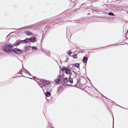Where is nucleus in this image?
Listing matches in <instances>:
<instances>
[{
	"label": "nucleus",
	"mask_w": 128,
	"mask_h": 128,
	"mask_svg": "<svg viewBox=\"0 0 128 128\" xmlns=\"http://www.w3.org/2000/svg\"><path fill=\"white\" fill-rule=\"evenodd\" d=\"M127 32L128 33V30H127Z\"/></svg>",
	"instance_id": "27"
},
{
	"label": "nucleus",
	"mask_w": 128,
	"mask_h": 128,
	"mask_svg": "<svg viewBox=\"0 0 128 128\" xmlns=\"http://www.w3.org/2000/svg\"><path fill=\"white\" fill-rule=\"evenodd\" d=\"M58 90V92H59V91H60V90Z\"/></svg>",
	"instance_id": "26"
},
{
	"label": "nucleus",
	"mask_w": 128,
	"mask_h": 128,
	"mask_svg": "<svg viewBox=\"0 0 128 128\" xmlns=\"http://www.w3.org/2000/svg\"><path fill=\"white\" fill-rule=\"evenodd\" d=\"M30 46H27L26 48V50L27 51H28L30 50Z\"/></svg>",
	"instance_id": "13"
},
{
	"label": "nucleus",
	"mask_w": 128,
	"mask_h": 128,
	"mask_svg": "<svg viewBox=\"0 0 128 128\" xmlns=\"http://www.w3.org/2000/svg\"><path fill=\"white\" fill-rule=\"evenodd\" d=\"M73 65L74 66L77 68H79L80 64L78 63L74 64H73Z\"/></svg>",
	"instance_id": "10"
},
{
	"label": "nucleus",
	"mask_w": 128,
	"mask_h": 128,
	"mask_svg": "<svg viewBox=\"0 0 128 128\" xmlns=\"http://www.w3.org/2000/svg\"><path fill=\"white\" fill-rule=\"evenodd\" d=\"M21 42V40H16V42L14 44V45L17 46L19 45Z\"/></svg>",
	"instance_id": "8"
},
{
	"label": "nucleus",
	"mask_w": 128,
	"mask_h": 128,
	"mask_svg": "<svg viewBox=\"0 0 128 128\" xmlns=\"http://www.w3.org/2000/svg\"><path fill=\"white\" fill-rule=\"evenodd\" d=\"M68 78H64V82L65 83L66 82H67L68 81Z\"/></svg>",
	"instance_id": "14"
},
{
	"label": "nucleus",
	"mask_w": 128,
	"mask_h": 128,
	"mask_svg": "<svg viewBox=\"0 0 128 128\" xmlns=\"http://www.w3.org/2000/svg\"><path fill=\"white\" fill-rule=\"evenodd\" d=\"M61 78L60 76L59 78L55 80V82L57 84H58L59 82V81L61 80Z\"/></svg>",
	"instance_id": "7"
},
{
	"label": "nucleus",
	"mask_w": 128,
	"mask_h": 128,
	"mask_svg": "<svg viewBox=\"0 0 128 128\" xmlns=\"http://www.w3.org/2000/svg\"><path fill=\"white\" fill-rule=\"evenodd\" d=\"M109 15L114 16V14L112 12H109L108 13Z\"/></svg>",
	"instance_id": "16"
},
{
	"label": "nucleus",
	"mask_w": 128,
	"mask_h": 128,
	"mask_svg": "<svg viewBox=\"0 0 128 128\" xmlns=\"http://www.w3.org/2000/svg\"><path fill=\"white\" fill-rule=\"evenodd\" d=\"M28 72V74H29L30 75V74L29 72L28 71H27V72H26L27 73Z\"/></svg>",
	"instance_id": "24"
},
{
	"label": "nucleus",
	"mask_w": 128,
	"mask_h": 128,
	"mask_svg": "<svg viewBox=\"0 0 128 128\" xmlns=\"http://www.w3.org/2000/svg\"><path fill=\"white\" fill-rule=\"evenodd\" d=\"M70 69L68 68H66L64 67L63 68L61 69V70L62 72H64V70H65V72L67 74H70L71 73Z\"/></svg>",
	"instance_id": "2"
},
{
	"label": "nucleus",
	"mask_w": 128,
	"mask_h": 128,
	"mask_svg": "<svg viewBox=\"0 0 128 128\" xmlns=\"http://www.w3.org/2000/svg\"><path fill=\"white\" fill-rule=\"evenodd\" d=\"M32 48L35 50H36L37 49V48L35 46L32 47Z\"/></svg>",
	"instance_id": "22"
},
{
	"label": "nucleus",
	"mask_w": 128,
	"mask_h": 128,
	"mask_svg": "<svg viewBox=\"0 0 128 128\" xmlns=\"http://www.w3.org/2000/svg\"><path fill=\"white\" fill-rule=\"evenodd\" d=\"M84 4H82V5H84Z\"/></svg>",
	"instance_id": "25"
},
{
	"label": "nucleus",
	"mask_w": 128,
	"mask_h": 128,
	"mask_svg": "<svg viewBox=\"0 0 128 128\" xmlns=\"http://www.w3.org/2000/svg\"><path fill=\"white\" fill-rule=\"evenodd\" d=\"M45 95L46 96L48 97L50 96V94L49 92H47L46 93Z\"/></svg>",
	"instance_id": "11"
},
{
	"label": "nucleus",
	"mask_w": 128,
	"mask_h": 128,
	"mask_svg": "<svg viewBox=\"0 0 128 128\" xmlns=\"http://www.w3.org/2000/svg\"><path fill=\"white\" fill-rule=\"evenodd\" d=\"M46 81H45V80H42V82L44 84H45L46 83Z\"/></svg>",
	"instance_id": "20"
},
{
	"label": "nucleus",
	"mask_w": 128,
	"mask_h": 128,
	"mask_svg": "<svg viewBox=\"0 0 128 128\" xmlns=\"http://www.w3.org/2000/svg\"><path fill=\"white\" fill-rule=\"evenodd\" d=\"M26 34L28 36H30L32 34L30 31H27L25 32Z\"/></svg>",
	"instance_id": "9"
},
{
	"label": "nucleus",
	"mask_w": 128,
	"mask_h": 128,
	"mask_svg": "<svg viewBox=\"0 0 128 128\" xmlns=\"http://www.w3.org/2000/svg\"><path fill=\"white\" fill-rule=\"evenodd\" d=\"M68 57H67L66 58V60L65 61V62H67L68 61Z\"/></svg>",
	"instance_id": "21"
},
{
	"label": "nucleus",
	"mask_w": 128,
	"mask_h": 128,
	"mask_svg": "<svg viewBox=\"0 0 128 128\" xmlns=\"http://www.w3.org/2000/svg\"><path fill=\"white\" fill-rule=\"evenodd\" d=\"M12 52H14L16 54H22L23 52L22 51L18 48L12 49Z\"/></svg>",
	"instance_id": "3"
},
{
	"label": "nucleus",
	"mask_w": 128,
	"mask_h": 128,
	"mask_svg": "<svg viewBox=\"0 0 128 128\" xmlns=\"http://www.w3.org/2000/svg\"><path fill=\"white\" fill-rule=\"evenodd\" d=\"M13 47V46L12 45L10 44L4 45L2 48L4 51L8 53H12V48Z\"/></svg>",
	"instance_id": "1"
},
{
	"label": "nucleus",
	"mask_w": 128,
	"mask_h": 128,
	"mask_svg": "<svg viewBox=\"0 0 128 128\" xmlns=\"http://www.w3.org/2000/svg\"><path fill=\"white\" fill-rule=\"evenodd\" d=\"M72 57L74 58H77V55L76 54H74L73 56H72Z\"/></svg>",
	"instance_id": "17"
},
{
	"label": "nucleus",
	"mask_w": 128,
	"mask_h": 128,
	"mask_svg": "<svg viewBox=\"0 0 128 128\" xmlns=\"http://www.w3.org/2000/svg\"><path fill=\"white\" fill-rule=\"evenodd\" d=\"M21 43H26L25 40H21Z\"/></svg>",
	"instance_id": "19"
},
{
	"label": "nucleus",
	"mask_w": 128,
	"mask_h": 128,
	"mask_svg": "<svg viewBox=\"0 0 128 128\" xmlns=\"http://www.w3.org/2000/svg\"><path fill=\"white\" fill-rule=\"evenodd\" d=\"M33 78L34 79H35L36 78V77H35V76H34V77H33Z\"/></svg>",
	"instance_id": "23"
},
{
	"label": "nucleus",
	"mask_w": 128,
	"mask_h": 128,
	"mask_svg": "<svg viewBox=\"0 0 128 128\" xmlns=\"http://www.w3.org/2000/svg\"><path fill=\"white\" fill-rule=\"evenodd\" d=\"M69 80L71 83L72 84L73 83L72 78H71V77H69Z\"/></svg>",
	"instance_id": "15"
},
{
	"label": "nucleus",
	"mask_w": 128,
	"mask_h": 128,
	"mask_svg": "<svg viewBox=\"0 0 128 128\" xmlns=\"http://www.w3.org/2000/svg\"><path fill=\"white\" fill-rule=\"evenodd\" d=\"M30 42H34L36 41V38L34 36H33L30 38Z\"/></svg>",
	"instance_id": "5"
},
{
	"label": "nucleus",
	"mask_w": 128,
	"mask_h": 128,
	"mask_svg": "<svg viewBox=\"0 0 128 128\" xmlns=\"http://www.w3.org/2000/svg\"><path fill=\"white\" fill-rule=\"evenodd\" d=\"M88 58L85 56H84L83 58L82 61L84 63H86L88 60Z\"/></svg>",
	"instance_id": "6"
},
{
	"label": "nucleus",
	"mask_w": 128,
	"mask_h": 128,
	"mask_svg": "<svg viewBox=\"0 0 128 128\" xmlns=\"http://www.w3.org/2000/svg\"><path fill=\"white\" fill-rule=\"evenodd\" d=\"M71 52V50H69V52H68V54H69V55H70L72 53V52Z\"/></svg>",
	"instance_id": "18"
},
{
	"label": "nucleus",
	"mask_w": 128,
	"mask_h": 128,
	"mask_svg": "<svg viewBox=\"0 0 128 128\" xmlns=\"http://www.w3.org/2000/svg\"><path fill=\"white\" fill-rule=\"evenodd\" d=\"M26 43V42H30V38H27L25 40Z\"/></svg>",
	"instance_id": "12"
},
{
	"label": "nucleus",
	"mask_w": 128,
	"mask_h": 128,
	"mask_svg": "<svg viewBox=\"0 0 128 128\" xmlns=\"http://www.w3.org/2000/svg\"><path fill=\"white\" fill-rule=\"evenodd\" d=\"M70 77H71V78H75L76 76V73L75 72H74L72 74V73L70 75Z\"/></svg>",
	"instance_id": "4"
}]
</instances>
